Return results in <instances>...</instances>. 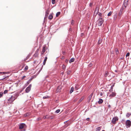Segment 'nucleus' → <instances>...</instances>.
<instances>
[{"label": "nucleus", "mask_w": 131, "mask_h": 131, "mask_svg": "<svg viewBox=\"0 0 131 131\" xmlns=\"http://www.w3.org/2000/svg\"><path fill=\"white\" fill-rule=\"evenodd\" d=\"M17 97L16 95H12L11 97L8 100V102L9 103H12L14 101Z\"/></svg>", "instance_id": "f257e3e1"}, {"label": "nucleus", "mask_w": 131, "mask_h": 131, "mask_svg": "<svg viewBox=\"0 0 131 131\" xmlns=\"http://www.w3.org/2000/svg\"><path fill=\"white\" fill-rule=\"evenodd\" d=\"M125 124L126 128H127L130 127L131 126V122L129 120H127Z\"/></svg>", "instance_id": "f03ea898"}, {"label": "nucleus", "mask_w": 131, "mask_h": 131, "mask_svg": "<svg viewBox=\"0 0 131 131\" xmlns=\"http://www.w3.org/2000/svg\"><path fill=\"white\" fill-rule=\"evenodd\" d=\"M128 5V0H124L123 4L122 7L126 8L127 7Z\"/></svg>", "instance_id": "7ed1b4c3"}, {"label": "nucleus", "mask_w": 131, "mask_h": 131, "mask_svg": "<svg viewBox=\"0 0 131 131\" xmlns=\"http://www.w3.org/2000/svg\"><path fill=\"white\" fill-rule=\"evenodd\" d=\"M104 21L102 18H100L98 21V25L99 26H101Z\"/></svg>", "instance_id": "20e7f679"}, {"label": "nucleus", "mask_w": 131, "mask_h": 131, "mask_svg": "<svg viewBox=\"0 0 131 131\" xmlns=\"http://www.w3.org/2000/svg\"><path fill=\"white\" fill-rule=\"evenodd\" d=\"M118 118L117 117H115L113 118L111 122L113 124H115L116 121L118 120Z\"/></svg>", "instance_id": "39448f33"}, {"label": "nucleus", "mask_w": 131, "mask_h": 131, "mask_svg": "<svg viewBox=\"0 0 131 131\" xmlns=\"http://www.w3.org/2000/svg\"><path fill=\"white\" fill-rule=\"evenodd\" d=\"M31 87V85L30 84L27 87L25 90L26 92L28 93L30 91Z\"/></svg>", "instance_id": "423d86ee"}, {"label": "nucleus", "mask_w": 131, "mask_h": 131, "mask_svg": "<svg viewBox=\"0 0 131 131\" xmlns=\"http://www.w3.org/2000/svg\"><path fill=\"white\" fill-rule=\"evenodd\" d=\"M39 49H37L36 50V51L35 52V53L34 54V57H37L38 56V55L39 54Z\"/></svg>", "instance_id": "0eeeda50"}, {"label": "nucleus", "mask_w": 131, "mask_h": 131, "mask_svg": "<svg viewBox=\"0 0 131 131\" xmlns=\"http://www.w3.org/2000/svg\"><path fill=\"white\" fill-rule=\"evenodd\" d=\"M46 46H43L41 52V54H43L46 51Z\"/></svg>", "instance_id": "6e6552de"}, {"label": "nucleus", "mask_w": 131, "mask_h": 131, "mask_svg": "<svg viewBox=\"0 0 131 131\" xmlns=\"http://www.w3.org/2000/svg\"><path fill=\"white\" fill-rule=\"evenodd\" d=\"M50 11L48 9H47L46 12L45 14V18H47L48 15Z\"/></svg>", "instance_id": "1a4fd4ad"}, {"label": "nucleus", "mask_w": 131, "mask_h": 131, "mask_svg": "<svg viewBox=\"0 0 131 131\" xmlns=\"http://www.w3.org/2000/svg\"><path fill=\"white\" fill-rule=\"evenodd\" d=\"M25 124L24 123H21L19 126V129H22L23 128Z\"/></svg>", "instance_id": "9d476101"}, {"label": "nucleus", "mask_w": 131, "mask_h": 131, "mask_svg": "<svg viewBox=\"0 0 131 131\" xmlns=\"http://www.w3.org/2000/svg\"><path fill=\"white\" fill-rule=\"evenodd\" d=\"M93 93H92L90 94V95L89 96L88 99V101H90L92 97V96L93 95Z\"/></svg>", "instance_id": "9b49d317"}, {"label": "nucleus", "mask_w": 131, "mask_h": 131, "mask_svg": "<svg viewBox=\"0 0 131 131\" xmlns=\"http://www.w3.org/2000/svg\"><path fill=\"white\" fill-rule=\"evenodd\" d=\"M116 93L114 92H112V93L109 96L111 97H114L116 96Z\"/></svg>", "instance_id": "f8f14e48"}, {"label": "nucleus", "mask_w": 131, "mask_h": 131, "mask_svg": "<svg viewBox=\"0 0 131 131\" xmlns=\"http://www.w3.org/2000/svg\"><path fill=\"white\" fill-rule=\"evenodd\" d=\"M47 57H46L45 58V59H44V60L43 61V65H45V64L46 63V62L47 60Z\"/></svg>", "instance_id": "ddd939ff"}, {"label": "nucleus", "mask_w": 131, "mask_h": 131, "mask_svg": "<svg viewBox=\"0 0 131 131\" xmlns=\"http://www.w3.org/2000/svg\"><path fill=\"white\" fill-rule=\"evenodd\" d=\"M123 10V9H121L120 10L119 12L118 15L119 16H120L121 15L122 13Z\"/></svg>", "instance_id": "4468645a"}, {"label": "nucleus", "mask_w": 131, "mask_h": 131, "mask_svg": "<svg viewBox=\"0 0 131 131\" xmlns=\"http://www.w3.org/2000/svg\"><path fill=\"white\" fill-rule=\"evenodd\" d=\"M53 18V16L52 14H50L48 17V18L49 19H52Z\"/></svg>", "instance_id": "2eb2a0df"}, {"label": "nucleus", "mask_w": 131, "mask_h": 131, "mask_svg": "<svg viewBox=\"0 0 131 131\" xmlns=\"http://www.w3.org/2000/svg\"><path fill=\"white\" fill-rule=\"evenodd\" d=\"M74 58H72L70 59L69 60V62L70 63H71L72 62H73L74 61Z\"/></svg>", "instance_id": "dca6fc26"}, {"label": "nucleus", "mask_w": 131, "mask_h": 131, "mask_svg": "<svg viewBox=\"0 0 131 131\" xmlns=\"http://www.w3.org/2000/svg\"><path fill=\"white\" fill-rule=\"evenodd\" d=\"M103 102V100L101 99H100L98 102L99 104H101Z\"/></svg>", "instance_id": "f3484780"}, {"label": "nucleus", "mask_w": 131, "mask_h": 131, "mask_svg": "<svg viewBox=\"0 0 131 131\" xmlns=\"http://www.w3.org/2000/svg\"><path fill=\"white\" fill-rule=\"evenodd\" d=\"M114 85H113L111 86V88L109 90V91L110 92H112L113 91V87L114 86Z\"/></svg>", "instance_id": "a211bd4d"}, {"label": "nucleus", "mask_w": 131, "mask_h": 131, "mask_svg": "<svg viewBox=\"0 0 131 131\" xmlns=\"http://www.w3.org/2000/svg\"><path fill=\"white\" fill-rule=\"evenodd\" d=\"M115 51L116 52V54H118L119 53V51L117 49H115Z\"/></svg>", "instance_id": "6ab92c4d"}, {"label": "nucleus", "mask_w": 131, "mask_h": 131, "mask_svg": "<svg viewBox=\"0 0 131 131\" xmlns=\"http://www.w3.org/2000/svg\"><path fill=\"white\" fill-rule=\"evenodd\" d=\"M101 127H98L96 128V131H100L101 129Z\"/></svg>", "instance_id": "aec40b11"}, {"label": "nucleus", "mask_w": 131, "mask_h": 131, "mask_svg": "<svg viewBox=\"0 0 131 131\" xmlns=\"http://www.w3.org/2000/svg\"><path fill=\"white\" fill-rule=\"evenodd\" d=\"M79 89V85H77L75 86V89L76 90H77Z\"/></svg>", "instance_id": "412c9836"}, {"label": "nucleus", "mask_w": 131, "mask_h": 131, "mask_svg": "<svg viewBox=\"0 0 131 131\" xmlns=\"http://www.w3.org/2000/svg\"><path fill=\"white\" fill-rule=\"evenodd\" d=\"M50 97V96L47 95L45 96H43V99H48Z\"/></svg>", "instance_id": "4be33fe9"}, {"label": "nucleus", "mask_w": 131, "mask_h": 131, "mask_svg": "<svg viewBox=\"0 0 131 131\" xmlns=\"http://www.w3.org/2000/svg\"><path fill=\"white\" fill-rule=\"evenodd\" d=\"M60 12H57L56 14V17H58L59 16V15H60Z\"/></svg>", "instance_id": "5701e85b"}, {"label": "nucleus", "mask_w": 131, "mask_h": 131, "mask_svg": "<svg viewBox=\"0 0 131 131\" xmlns=\"http://www.w3.org/2000/svg\"><path fill=\"white\" fill-rule=\"evenodd\" d=\"M108 74V72L107 71H105V76L106 77Z\"/></svg>", "instance_id": "b1692460"}, {"label": "nucleus", "mask_w": 131, "mask_h": 131, "mask_svg": "<svg viewBox=\"0 0 131 131\" xmlns=\"http://www.w3.org/2000/svg\"><path fill=\"white\" fill-rule=\"evenodd\" d=\"M74 88L73 87H72L71 88L70 91V93H71L74 91Z\"/></svg>", "instance_id": "393cba45"}, {"label": "nucleus", "mask_w": 131, "mask_h": 131, "mask_svg": "<svg viewBox=\"0 0 131 131\" xmlns=\"http://www.w3.org/2000/svg\"><path fill=\"white\" fill-rule=\"evenodd\" d=\"M62 69L63 70L65 69L66 68V66L64 64L62 65Z\"/></svg>", "instance_id": "a878e982"}, {"label": "nucleus", "mask_w": 131, "mask_h": 131, "mask_svg": "<svg viewBox=\"0 0 131 131\" xmlns=\"http://www.w3.org/2000/svg\"><path fill=\"white\" fill-rule=\"evenodd\" d=\"M130 115L131 114L129 113H127L126 115V116L128 117L129 116H130Z\"/></svg>", "instance_id": "bb28decb"}, {"label": "nucleus", "mask_w": 131, "mask_h": 131, "mask_svg": "<svg viewBox=\"0 0 131 131\" xmlns=\"http://www.w3.org/2000/svg\"><path fill=\"white\" fill-rule=\"evenodd\" d=\"M32 80V79H30L29 81H27V84H29L30 83V82Z\"/></svg>", "instance_id": "cd10ccee"}, {"label": "nucleus", "mask_w": 131, "mask_h": 131, "mask_svg": "<svg viewBox=\"0 0 131 131\" xmlns=\"http://www.w3.org/2000/svg\"><path fill=\"white\" fill-rule=\"evenodd\" d=\"M71 72L70 71H68L66 72L67 74L68 75L70 74Z\"/></svg>", "instance_id": "c85d7f7f"}, {"label": "nucleus", "mask_w": 131, "mask_h": 131, "mask_svg": "<svg viewBox=\"0 0 131 131\" xmlns=\"http://www.w3.org/2000/svg\"><path fill=\"white\" fill-rule=\"evenodd\" d=\"M112 13V12H110L108 13V14H107V16H110V15H111Z\"/></svg>", "instance_id": "c756f323"}, {"label": "nucleus", "mask_w": 131, "mask_h": 131, "mask_svg": "<svg viewBox=\"0 0 131 131\" xmlns=\"http://www.w3.org/2000/svg\"><path fill=\"white\" fill-rule=\"evenodd\" d=\"M3 95V93L2 92H1L0 93V98L2 97Z\"/></svg>", "instance_id": "7c9ffc66"}, {"label": "nucleus", "mask_w": 131, "mask_h": 131, "mask_svg": "<svg viewBox=\"0 0 131 131\" xmlns=\"http://www.w3.org/2000/svg\"><path fill=\"white\" fill-rule=\"evenodd\" d=\"M28 69V66H26L25 68V70H27Z\"/></svg>", "instance_id": "2f4dec72"}, {"label": "nucleus", "mask_w": 131, "mask_h": 131, "mask_svg": "<svg viewBox=\"0 0 131 131\" xmlns=\"http://www.w3.org/2000/svg\"><path fill=\"white\" fill-rule=\"evenodd\" d=\"M8 91L7 90H5L4 92V94H6L8 92Z\"/></svg>", "instance_id": "473e14b6"}, {"label": "nucleus", "mask_w": 131, "mask_h": 131, "mask_svg": "<svg viewBox=\"0 0 131 131\" xmlns=\"http://www.w3.org/2000/svg\"><path fill=\"white\" fill-rule=\"evenodd\" d=\"M96 11H97L96 9H95V10L94 14H95V12H96ZM97 12L96 13V15L97 14V13L98 12V9H97Z\"/></svg>", "instance_id": "72a5a7b5"}, {"label": "nucleus", "mask_w": 131, "mask_h": 131, "mask_svg": "<svg viewBox=\"0 0 131 131\" xmlns=\"http://www.w3.org/2000/svg\"><path fill=\"white\" fill-rule=\"evenodd\" d=\"M6 78V77H5L4 78L0 79V80L1 81H4L5 80V78Z\"/></svg>", "instance_id": "f704fd0d"}, {"label": "nucleus", "mask_w": 131, "mask_h": 131, "mask_svg": "<svg viewBox=\"0 0 131 131\" xmlns=\"http://www.w3.org/2000/svg\"><path fill=\"white\" fill-rule=\"evenodd\" d=\"M60 111V110H57L56 111V112L57 113H59V112Z\"/></svg>", "instance_id": "c9c22d12"}, {"label": "nucleus", "mask_w": 131, "mask_h": 131, "mask_svg": "<svg viewBox=\"0 0 131 131\" xmlns=\"http://www.w3.org/2000/svg\"><path fill=\"white\" fill-rule=\"evenodd\" d=\"M101 40H99L98 42V44H100L101 42Z\"/></svg>", "instance_id": "e433bc0d"}, {"label": "nucleus", "mask_w": 131, "mask_h": 131, "mask_svg": "<svg viewBox=\"0 0 131 131\" xmlns=\"http://www.w3.org/2000/svg\"><path fill=\"white\" fill-rule=\"evenodd\" d=\"M129 54H130V53L129 52L127 53V54H126V57H127L129 56Z\"/></svg>", "instance_id": "4c0bfd02"}, {"label": "nucleus", "mask_w": 131, "mask_h": 131, "mask_svg": "<svg viewBox=\"0 0 131 131\" xmlns=\"http://www.w3.org/2000/svg\"><path fill=\"white\" fill-rule=\"evenodd\" d=\"M55 0H52V4H54L55 3Z\"/></svg>", "instance_id": "58836bf2"}, {"label": "nucleus", "mask_w": 131, "mask_h": 131, "mask_svg": "<svg viewBox=\"0 0 131 131\" xmlns=\"http://www.w3.org/2000/svg\"><path fill=\"white\" fill-rule=\"evenodd\" d=\"M41 119L40 117L38 118H37V121H39Z\"/></svg>", "instance_id": "ea45409f"}, {"label": "nucleus", "mask_w": 131, "mask_h": 131, "mask_svg": "<svg viewBox=\"0 0 131 131\" xmlns=\"http://www.w3.org/2000/svg\"><path fill=\"white\" fill-rule=\"evenodd\" d=\"M62 53L63 54H64L65 53V51H62Z\"/></svg>", "instance_id": "a19ab883"}, {"label": "nucleus", "mask_w": 131, "mask_h": 131, "mask_svg": "<svg viewBox=\"0 0 131 131\" xmlns=\"http://www.w3.org/2000/svg\"><path fill=\"white\" fill-rule=\"evenodd\" d=\"M43 118L44 119H46L47 118V117H46V116H44L43 117Z\"/></svg>", "instance_id": "79ce46f5"}, {"label": "nucleus", "mask_w": 131, "mask_h": 131, "mask_svg": "<svg viewBox=\"0 0 131 131\" xmlns=\"http://www.w3.org/2000/svg\"><path fill=\"white\" fill-rule=\"evenodd\" d=\"M25 77H26V76H25L23 77L22 78H21V79L22 80L23 79L25 78Z\"/></svg>", "instance_id": "37998d69"}, {"label": "nucleus", "mask_w": 131, "mask_h": 131, "mask_svg": "<svg viewBox=\"0 0 131 131\" xmlns=\"http://www.w3.org/2000/svg\"><path fill=\"white\" fill-rule=\"evenodd\" d=\"M102 15V14L100 13H99L98 14V15L100 16H101Z\"/></svg>", "instance_id": "c03bdc74"}, {"label": "nucleus", "mask_w": 131, "mask_h": 131, "mask_svg": "<svg viewBox=\"0 0 131 131\" xmlns=\"http://www.w3.org/2000/svg\"><path fill=\"white\" fill-rule=\"evenodd\" d=\"M6 72H0V73H4V74H6Z\"/></svg>", "instance_id": "a18cd8bd"}, {"label": "nucleus", "mask_w": 131, "mask_h": 131, "mask_svg": "<svg viewBox=\"0 0 131 131\" xmlns=\"http://www.w3.org/2000/svg\"><path fill=\"white\" fill-rule=\"evenodd\" d=\"M74 23V21L73 20H72V22H71V24L72 25H73Z\"/></svg>", "instance_id": "49530a36"}, {"label": "nucleus", "mask_w": 131, "mask_h": 131, "mask_svg": "<svg viewBox=\"0 0 131 131\" xmlns=\"http://www.w3.org/2000/svg\"><path fill=\"white\" fill-rule=\"evenodd\" d=\"M86 120L87 121H89L90 120V118H87L86 119Z\"/></svg>", "instance_id": "de8ad7c7"}, {"label": "nucleus", "mask_w": 131, "mask_h": 131, "mask_svg": "<svg viewBox=\"0 0 131 131\" xmlns=\"http://www.w3.org/2000/svg\"><path fill=\"white\" fill-rule=\"evenodd\" d=\"M108 107L109 108H111V105H109L108 106Z\"/></svg>", "instance_id": "09e8293b"}, {"label": "nucleus", "mask_w": 131, "mask_h": 131, "mask_svg": "<svg viewBox=\"0 0 131 131\" xmlns=\"http://www.w3.org/2000/svg\"><path fill=\"white\" fill-rule=\"evenodd\" d=\"M82 98H81L79 100V102H80L82 101Z\"/></svg>", "instance_id": "8fccbe9b"}, {"label": "nucleus", "mask_w": 131, "mask_h": 131, "mask_svg": "<svg viewBox=\"0 0 131 131\" xmlns=\"http://www.w3.org/2000/svg\"><path fill=\"white\" fill-rule=\"evenodd\" d=\"M101 96H102L103 95V93H101L100 94Z\"/></svg>", "instance_id": "3c124183"}, {"label": "nucleus", "mask_w": 131, "mask_h": 131, "mask_svg": "<svg viewBox=\"0 0 131 131\" xmlns=\"http://www.w3.org/2000/svg\"><path fill=\"white\" fill-rule=\"evenodd\" d=\"M24 116H25V117L27 116V114H25L24 115Z\"/></svg>", "instance_id": "603ef678"}, {"label": "nucleus", "mask_w": 131, "mask_h": 131, "mask_svg": "<svg viewBox=\"0 0 131 131\" xmlns=\"http://www.w3.org/2000/svg\"><path fill=\"white\" fill-rule=\"evenodd\" d=\"M91 64H90V66H91Z\"/></svg>", "instance_id": "864d4df0"}, {"label": "nucleus", "mask_w": 131, "mask_h": 131, "mask_svg": "<svg viewBox=\"0 0 131 131\" xmlns=\"http://www.w3.org/2000/svg\"><path fill=\"white\" fill-rule=\"evenodd\" d=\"M76 101V100H74V101Z\"/></svg>", "instance_id": "5fc2aeb1"}, {"label": "nucleus", "mask_w": 131, "mask_h": 131, "mask_svg": "<svg viewBox=\"0 0 131 131\" xmlns=\"http://www.w3.org/2000/svg\"><path fill=\"white\" fill-rule=\"evenodd\" d=\"M34 63H35V61H34Z\"/></svg>", "instance_id": "6e6d98bb"}, {"label": "nucleus", "mask_w": 131, "mask_h": 131, "mask_svg": "<svg viewBox=\"0 0 131 131\" xmlns=\"http://www.w3.org/2000/svg\"><path fill=\"white\" fill-rule=\"evenodd\" d=\"M102 131H105V130H103Z\"/></svg>", "instance_id": "4d7b16f0"}, {"label": "nucleus", "mask_w": 131, "mask_h": 131, "mask_svg": "<svg viewBox=\"0 0 131 131\" xmlns=\"http://www.w3.org/2000/svg\"><path fill=\"white\" fill-rule=\"evenodd\" d=\"M26 60V59H25V60H24V61H25Z\"/></svg>", "instance_id": "13d9d810"}, {"label": "nucleus", "mask_w": 131, "mask_h": 131, "mask_svg": "<svg viewBox=\"0 0 131 131\" xmlns=\"http://www.w3.org/2000/svg\"><path fill=\"white\" fill-rule=\"evenodd\" d=\"M68 61V60H67L66 61V62H67V61Z\"/></svg>", "instance_id": "bf43d9fd"}, {"label": "nucleus", "mask_w": 131, "mask_h": 131, "mask_svg": "<svg viewBox=\"0 0 131 131\" xmlns=\"http://www.w3.org/2000/svg\"><path fill=\"white\" fill-rule=\"evenodd\" d=\"M68 61V60H67L66 61V62H67V61Z\"/></svg>", "instance_id": "052dcab7"}, {"label": "nucleus", "mask_w": 131, "mask_h": 131, "mask_svg": "<svg viewBox=\"0 0 131 131\" xmlns=\"http://www.w3.org/2000/svg\"><path fill=\"white\" fill-rule=\"evenodd\" d=\"M63 72H62V74H63Z\"/></svg>", "instance_id": "680f3d73"}, {"label": "nucleus", "mask_w": 131, "mask_h": 131, "mask_svg": "<svg viewBox=\"0 0 131 131\" xmlns=\"http://www.w3.org/2000/svg\"><path fill=\"white\" fill-rule=\"evenodd\" d=\"M24 67V66H23V67L22 68H23Z\"/></svg>", "instance_id": "e2e57ef3"}, {"label": "nucleus", "mask_w": 131, "mask_h": 131, "mask_svg": "<svg viewBox=\"0 0 131 131\" xmlns=\"http://www.w3.org/2000/svg\"><path fill=\"white\" fill-rule=\"evenodd\" d=\"M48 77V76H46V77Z\"/></svg>", "instance_id": "0e129e2a"}]
</instances>
